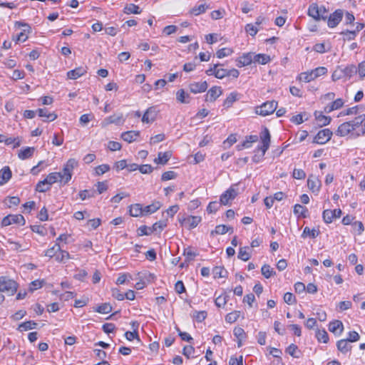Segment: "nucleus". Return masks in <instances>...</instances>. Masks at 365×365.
I'll return each instance as SVG.
<instances>
[{
  "label": "nucleus",
  "mask_w": 365,
  "mask_h": 365,
  "mask_svg": "<svg viewBox=\"0 0 365 365\" xmlns=\"http://www.w3.org/2000/svg\"><path fill=\"white\" fill-rule=\"evenodd\" d=\"M329 330L335 335L339 336L344 330V325L341 321L334 320L329 323Z\"/></svg>",
  "instance_id": "obj_16"
},
{
  "label": "nucleus",
  "mask_w": 365,
  "mask_h": 365,
  "mask_svg": "<svg viewBox=\"0 0 365 365\" xmlns=\"http://www.w3.org/2000/svg\"><path fill=\"white\" fill-rule=\"evenodd\" d=\"M58 251H61V247L58 242H56L52 247L45 251V256L50 258L56 257Z\"/></svg>",
  "instance_id": "obj_43"
},
{
  "label": "nucleus",
  "mask_w": 365,
  "mask_h": 365,
  "mask_svg": "<svg viewBox=\"0 0 365 365\" xmlns=\"http://www.w3.org/2000/svg\"><path fill=\"white\" fill-rule=\"evenodd\" d=\"M258 140L257 135H249L246 137L245 140L242 145H237L238 150H241L243 148H248L251 147L252 143L257 142Z\"/></svg>",
  "instance_id": "obj_31"
},
{
  "label": "nucleus",
  "mask_w": 365,
  "mask_h": 365,
  "mask_svg": "<svg viewBox=\"0 0 365 365\" xmlns=\"http://www.w3.org/2000/svg\"><path fill=\"white\" fill-rule=\"evenodd\" d=\"M346 339H341L337 341V349L342 353L346 354L351 349V346Z\"/></svg>",
  "instance_id": "obj_36"
},
{
  "label": "nucleus",
  "mask_w": 365,
  "mask_h": 365,
  "mask_svg": "<svg viewBox=\"0 0 365 365\" xmlns=\"http://www.w3.org/2000/svg\"><path fill=\"white\" fill-rule=\"evenodd\" d=\"M37 323L34 321H27L19 324L18 329L20 331L36 329Z\"/></svg>",
  "instance_id": "obj_40"
},
{
  "label": "nucleus",
  "mask_w": 365,
  "mask_h": 365,
  "mask_svg": "<svg viewBox=\"0 0 365 365\" xmlns=\"http://www.w3.org/2000/svg\"><path fill=\"white\" fill-rule=\"evenodd\" d=\"M207 9H209V6L207 5L205 3H202L194 6L191 9L190 13L195 16H198L201 14L205 13Z\"/></svg>",
  "instance_id": "obj_37"
},
{
  "label": "nucleus",
  "mask_w": 365,
  "mask_h": 365,
  "mask_svg": "<svg viewBox=\"0 0 365 365\" xmlns=\"http://www.w3.org/2000/svg\"><path fill=\"white\" fill-rule=\"evenodd\" d=\"M57 255L56 257V260L58 262H65L66 260L70 258V255L67 251L62 250L58 252Z\"/></svg>",
  "instance_id": "obj_50"
},
{
  "label": "nucleus",
  "mask_w": 365,
  "mask_h": 365,
  "mask_svg": "<svg viewBox=\"0 0 365 365\" xmlns=\"http://www.w3.org/2000/svg\"><path fill=\"white\" fill-rule=\"evenodd\" d=\"M228 232H232L233 228L225 225H219L215 227V230L212 231L211 234L213 235L215 233L216 235H224Z\"/></svg>",
  "instance_id": "obj_35"
},
{
  "label": "nucleus",
  "mask_w": 365,
  "mask_h": 365,
  "mask_svg": "<svg viewBox=\"0 0 365 365\" xmlns=\"http://www.w3.org/2000/svg\"><path fill=\"white\" fill-rule=\"evenodd\" d=\"M262 274L267 279L275 275L276 272L269 264H264L261 269Z\"/></svg>",
  "instance_id": "obj_42"
},
{
  "label": "nucleus",
  "mask_w": 365,
  "mask_h": 365,
  "mask_svg": "<svg viewBox=\"0 0 365 365\" xmlns=\"http://www.w3.org/2000/svg\"><path fill=\"white\" fill-rule=\"evenodd\" d=\"M237 190L230 187L227 190H226L224 193H222L220 196V204L227 205L229 204V202L237 196Z\"/></svg>",
  "instance_id": "obj_11"
},
{
  "label": "nucleus",
  "mask_w": 365,
  "mask_h": 365,
  "mask_svg": "<svg viewBox=\"0 0 365 365\" xmlns=\"http://www.w3.org/2000/svg\"><path fill=\"white\" fill-rule=\"evenodd\" d=\"M341 215V210L340 209L335 210H325L322 213V217L324 221L329 224L331 223L334 218L340 217Z\"/></svg>",
  "instance_id": "obj_10"
},
{
  "label": "nucleus",
  "mask_w": 365,
  "mask_h": 365,
  "mask_svg": "<svg viewBox=\"0 0 365 365\" xmlns=\"http://www.w3.org/2000/svg\"><path fill=\"white\" fill-rule=\"evenodd\" d=\"M241 312L240 311H234L229 314H227L225 317V321L227 323L232 324L235 322L240 317Z\"/></svg>",
  "instance_id": "obj_44"
},
{
  "label": "nucleus",
  "mask_w": 365,
  "mask_h": 365,
  "mask_svg": "<svg viewBox=\"0 0 365 365\" xmlns=\"http://www.w3.org/2000/svg\"><path fill=\"white\" fill-rule=\"evenodd\" d=\"M77 165L78 163L76 160L69 159L62 172L51 173L46 179L39 182H58V181L68 182L71 180L72 171Z\"/></svg>",
  "instance_id": "obj_1"
},
{
  "label": "nucleus",
  "mask_w": 365,
  "mask_h": 365,
  "mask_svg": "<svg viewBox=\"0 0 365 365\" xmlns=\"http://www.w3.org/2000/svg\"><path fill=\"white\" fill-rule=\"evenodd\" d=\"M158 111L155 107L148 108L142 118V121L145 123H153L157 117Z\"/></svg>",
  "instance_id": "obj_14"
},
{
  "label": "nucleus",
  "mask_w": 365,
  "mask_h": 365,
  "mask_svg": "<svg viewBox=\"0 0 365 365\" xmlns=\"http://www.w3.org/2000/svg\"><path fill=\"white\" fill-rule=\"evenodd\" d=\"M315 118L319 126H324L330 123L331 118L329 116L324 115L322 112L315 111Z\"/></svg>",
  "instance_id": "obj_26"
},
{
  "label": "nucleus",
  "mask_w": 365,
  "mask_h": 365,
  "mask_svg": "<svg viewBox=\"0 0 365 365\" xmlns=\"http://www.w3.org/2000/svg\"><path fill=\"white\" fill-rule=\"evenodd\" d=\"M201 221V217L199 216H188L185 218L183 222L187 224L189 227V229H192L196 227L198 224Z\"/></svg>",
  "instance_id": "obj_30"
},
{
  "label": "nucleus",
  "mask_w": 365,
  "mask_h": 365,
  "mask_svg": "<svg viewBox=\"0 0 365 365\" xmlns=\"http://www.w3.org/2000/svg\"><path fill=\"white\" fill-rule=\"evenodd\" d=\"M327 71H328L326 67L319 66L316 68L315 69L301 73L298 76V79L299 81L309 83L322 76L326 75L327 73Z\"/></svg>",
  "instance_id": "obj_3"
},
{
  "label": "nucleus",
  "mask_w": 365,
  "mask_h": 365,
  "mask_svg": "<svg viewBox=\"0 0 365 365\" xmlns=\"http://www.w3.org/2000/svg\"><path fill=\"white\" fill-rule=\"evenodd\" d=\"M12 175L11 170L9 166L4 167L0 170V182L9 181Z\"/></svg>",
  "instance_id": "obj_33"
},
{
  "label": "nucleus",
  "mask_w": 365,
  "mask_h": 365,
  "mask_svg": "<svg viewBox=\"0 0 365 365\" xmlns=\"http://www.w3.org/2000/svg\"><path fill=\"white\" fill-rule=\"evenodd\" d=\"M207 315L206 311H195L192 317L197 322H202L206 319Z\"/></svg>",
  "instance_id": "obj_52"
},
{
  "label": "nucleus",
  "mask_w": 365,
  "mask_h": 365,
  "mask_svg": "<svg viewBox=\"0 0 365 365\" xmlns=\"http://www.w3.org/2000/svg\"><path fill=\"white\" fill-rule=\"evenodd\" d=\"M25 219L23 215H9L4 217L2 220L1 225L4 227L9 226L11 224H17L19 225H25Z\"/></svg>",
  "instance_id": "obj_6"
},
{
  "label": "nucleus",
  "mask_w": 365,
  "mask_h": 365,
  "mask_svg": "<svg viewBox=\"0 0 365 365\" xmlns=\"http://www.w3.org/2000/svg\"><path fill=\"white\" fill-rule=\"evenodd\" d=\"M343 17V11L340 9L336 10L333 14H331L327 21L328 26L330 28H334L336 26L339 22L341 21Z\"/></svg>",
  "instance_id": "obj_13"
},
{
  "label": "nucleus",
  "mask_w": 365,
  "mask_h": 365,
  "mask_svg": "<svg viewBox=\"0 0 365 365\" xmlns=\"http://www.w3.org/2000/svg\"><path fill=\"white\" fill-rule=\"evenodd\" d=\"M238 96L239 94L236 92L230 93L224 101L223 106L227 108L231 107L233 103L238 99Z\"/></svg>",
  "instance_id": "obj_38"
},
{
  "label": "nucleus",
  "mask_w": 365,
  "mask_h": 365,
  "mask_svg": "<svg viewBox=\"0 0 365 365\" xmlns=\"http://www.w3.org/2000/svg\"><path fill=\"white\" fill-rule=\"evenodd\" d=\"M269 56L264 53L255 54L253 56V62L259 64L265 65L270 61Z\"/></svg>",
  "instance_id": "obj_32"
},
{
  "label": "nucleus",
  "mask_w": 365,
  "mask_h": 365,
  "mask_svg": "<svg viewBox=\"0 0 365 365\" xmlns=\"http://www.w3.org/2000/svg\"><path fill=\"white\" fill-rule=\"evenodd\" d=\"M129 213L130 216L139 217L143 216V205L139 203L133 204L129 206Z\"/></svg>",
  "instance_id": "obj_24"
},
{
  "label": "nucleus",
  "mask_w": 365,
  "mask_h": 365,
  "mask_svg": "<svg viewBox=\"0 0 365 365\" xmlns=\"http://www.w3.org/2000/svg\"><path fill=\"white\" fill-rule=\"evenodd\" d=\"M253 56L254 53H243L236 60L237 66L242 67L251 64L253 62Z\"/></svg>",
  "instance_id": "obj_15"
},
{
  "label": "nucleus",
  "mask_w": 365,
  "mask_h": 365,
  "mask_svg": "<svg viewBox=\"0 0 365 365\" xmlns=\"http://www.w3.org/2000/svg\"><path fill=\"white\" fill-rule=\"evenodd\" d=\"M322 9L317 4H312L309 6L307 14L316 21H319L320 19L325 20L327 17L323 15L321 16Z\"/></svg>",
  "instance_id": "obj_12"
},
{
  "label": "nucleus",
  "mask_w": 365,
  "mask_h": 365,
  "mask_svg": "<svg viewBox=\"0 0 365 365\" xmlns=\"http://www.w3.org/2000/svg\"><path fill=\"white\" fill-rule=\"evenodd\" d=\"M35 151L34 147H24L19 150L18 157L21 160H26L33 156Z\"/></svg>",
  "instance_id": "obj_22"
},
{
  "label": "nucleus",
  "mask_w": 365,
  "mask_h": 365,
  "mask_svg": "<svg viewBox=\"0 0 365 365\" xmlns=\"http://www.w3.org/2000/svg\"><path fill=\"white\" fill-rule=\"evenodd\" d=\"M36 113L40 117L45 118V121H53L58 117L57 114L48 112L46 108H38Z\"/></svg>",
  "instance_id": "obj_21"
},
{
  "label": "nucleus",
  "mask_w": 365,
  "mask_h": 365,
  "mask_svg": "<svg viewBox=\"0 0 365 365\" xmlns=\"http://www.w3.org/2000/svg\"><path fill=\"white\" fill-rule=\"evenodd\" d=\"M124 13L127 14H138L141 13V10L140 9L138 6L133 4H130L127 5L126 6H125Z\"/></svg>",
  "instance_id": "obj_45"
},
{
  "label": "nucleus",
  "mask_w": 365,
  "mask_h": 365,
  "mask_svg": "<svg viewBox=\"0 0 365 365\" xmlns=\"http://www.w3.org/2000/svg\"><path fill=\"white\" fill-rule=\"evenodd\" d=\"M352 227L354 232H356L357 235H361L364 230V225L360 221H356L352 223Z\"/></svg>",
  "instance_id": "obj_57"
},
{
  "label": "nucleus",
  "mask_w": 365,
  "mask_h": 365,
  "mask_svg": "<svg viewBox=\"0 0 365 365\" xmlns=\"http://www.w3.org/2000/svg\"><path fill=\"white\" fill-rule=\"evenodd\" d=\"M232 52V49L230 48H222L217 51L216 55L217 58H222L231 55Z\"/></svg>",
  "instance_id": "obj_53"
},
{
  "label": "nucleus",
  "mask_w": 365,
  "mask_h": 365,
  "mask_svg": "<svg viewBox=\"0 0 365 365\" xmlns=\"http://www.w3.org/2000/svg\"><path fill=\"white\" fill-rule=\"evenodd\" d=\"M227 297H228L225 294L220 295L215 299V305L218 307H224L227 303Z\"/></svg>",
  "instance_id": "obj_58"
},
{
  "label": "nucleus",
  "mask_w": 365,
  "mask_h": 365,
  "mask_svg": "<svg viewBox=\"0 0 365 365\" xmlns=\"http://www.w3.org/2000/svg\"><path fill=\"white\" fill-rule=\"evenodd\" d=\"M189 97V95L187 94L184 90L182 89H180L179 90L178 92H177V94H176V98L177 100L182 103H188L187 101H186V98H188Z\"/></svg>",
  "instance_id": "obj_55"
},
{
  "label": "nucleus",
  "mask_w": 365,
  "mask_h": 365,
  "mask_svg": "<svg viewBox=\"0 0 365 365\" xmlns=\"http://www.w3.org/2000/svg\"><path fill=\"white\" fill-rule=\"evenodd\" d=\"M341 69L344 77L351 78L357 73L356 66L353 64L349 65L345 68H341Z\"/></svg>",
  "instance_id": "obj_34"
},
{
  "label": "nucleus",
  "mask_w": 365,
  "mask_h": 365,
  "mask_svg": "<svg viewBox=\"0 0 365 365\" xmlns=\"http://www.w3.org/2000/svg\"><path fill=\"white\" fill-rule=\"evenodd\" d=\"M316 337L319 342L327 343L329 341V336L325 329H317Z\"/></svg>",
  "instance_id": "obj_46"
},
{
  "label": "nucleus",
  "mask_w": 365,
  "mask_h": 365,
  "mask_svg": "<svg viewBox=\"0 0 365 365\" xmlns=\"http://www.w3.org/2000/svg\"><path fill=\"white\" fill-rule=\"evenodd\" d=\"M4 143L6 145H13V148H16L20 146L21 143V139L19 137L17 138H7L4 139Z\"/></svg>",
  "instance_id": "obj_49"
},
{
  "label": "nucleus",
  "mask_w": 365,
  "mask_h": 365,
  "mask_svg": "<svg viewBox=\"0 0 365 365\" xmlns=\"http://www.w3.org/2000/svg\"><path fill=\"white\" fill-rule=\"evenodd\" d=\"M249 250V247H240L238 252V258L245 262L248 261L251 257L250 254L248 252Z\"/></svg>",
  "instance_id": "obj_41"
},
{
  "label": "nucleus",
  "mask_w": 365,
  "mask_h": 365,
  "mask_svg": "<svg viewBox=\"0 0 365 365\" xmlns=\"http://www.w3.org/2000/svg\"><path fill=\"white\" fill-rule=\"evenodd\" d=\"M18 289V284L13 279L7 277H0V292H4L8 296L14 295Z\"/></svg>",
  "instance_id": "obj_4"
},
{
  "label": "nucleus",
  "mask_w": 365,
  "mask_h": 365,
  "mask_svg": "<svg viewBox=\"0 0 365 365\" xmlns=\"http://www.w3.org/2000/svg\"><path fill=\"white\" fill-rule=\"evenodd\" d=\"M183 255L185 257V262H190L192 261L197 256V254L192 251L191 248L190 247L184 250Z\"/></svg>",
  "instance_id": "obj_51"
},
{
  "label": "nucleus",
  "mask_w": 365,
  "mask_h": 365,
  "mask_svg": "<svg viewBox=\"0 0 365 365\" xmlns=\"http://www.w3.org/2000/svg\"><path fill=\"white\" fill-rule=\"evenodd\" d=\"M172 156L170 151L160 152L158 154V158L154 159V163L156 164L165 165Z\"/></svg>",
  "instance_id": "obj_25"
},
{
  "label": "nucleus",
  "mask_w": 365,
  "mask_h": 365,
  "mask_svg": "<svg viewBox=\"0 0 365 365\" xmlns=\"http://www.w3.org/2000/svg\"><path fill=\"white\" fill-rule=\"evenodd\" d=\"M332 136V132L329 128L319 130L314 137V142L318 144H325Z\"/></svg>",
  "instance_id": "obj_8"
},
{
  "label": "nucleus",
  "mask_w": 365,
  "mask_h": 365,
  "mask_svg": "<svg viewBox=\"0 0 365 365\" xmlns=\"http://www.w3.org/2000/svg\"><path fill=\"white\" fill-rule=\"evenodd\" d=\"M15 24L19 27H24L23 31L16 36V42L26 41L28 39L29 34L31 32V26L28 24L22 23L21 21H16Z\"/></svg>",
  "instance_id": "obj_7"
},
{
  "label": "nucleus",
  "mask_w": 365,
  "mask_h": 365,
  "mask_svg": "<svg viewBox=\"0 0 365 365\" xmlns=\"http://www.w3.org/2000/svg\"><path fill=\"white\" fill-rule=\"evenodd\" d=\"M293 212L298 218H307L309 217L308 209L300 204H296L294 206Z\"/></svg>",
  "instance_id": "obj_19"
},
{
  "label": "nucleus",
  "mask_w": 365,
  "mask_h": 365,
  "mask_svg": "<svg viewBox=\"0 0 365 365\" xmlns=\"http://www.w3.org/2000/svg\"><path fill=\"white\" fill-rule=\"evenodd\" d=\"M207 88L206 81L193 83L190 85V90L193 93H199L205 92Z\"/></svg>",
  "instance_id": "obj_20"
},
{
  "label": "nucleus",
  "mask_w": 365,
  "mask_h": 365,
  "mask_svg": "<svg viewBox=\"0 0 365 365\" xmlns=\"http://www.w3.org/2000/svg\"><path fill=\"white\" fill-rule=\"evenodd\" d=\"M222 89L220 87L214 86L212 87L206 95V101L213 102L215 101L221 94Z\"/></svg>",
  "instance_id": "obj_17"
},
{
  "label": "nucleus",
  "mask_w": 365,
  "mask_h": 365,
  "mask_svg": "<svg viewBox=\"0 0 365 365\" xmlns=\"http://www.w3.org/2000/svg\"><path fill=\"white\" fill-rule=\"evenodd\" d=\"M233 334L237 339H244L246 336L245 330L241 327H235L233 330Z\"/></svg>",
  "instance_id": "obj_61"
},
{
  "label": "nucleus",
  "mask_w": 365,
  "mask_h": 365,
  "mask_svg": "<svg viewBox=\"0 0 365 365\" xmlns=\"http://www.w3.org/2000/svg\"><path fill=\"white\" fill-rule=\"evenodd\" d=\"M153 232L152 227H149L146 225H142L138 229V235L139 236L149 235Z\"/></svg>",
  "instance_id": "obj_54"
},
{
  "label": "nucleus",
  "mask_w": 365,
  "mask_h": 365,
  "mask_svg": "<svg viewBox=\"0 0 365 365\" xmlns=\"http://www.w3.org/2000/svg\"><path fill=\"white\" fill-rule=\"evenodd\" d=\"M140 135L139 131L136 130H130L127 132H124L121 134V138L123 140L130 143L135 141Z\"/></svg>",
  "instance_id": "obj_27"
},
{
  "label": "nucleus",
  "mask_w": 365,
  "mask_h": 365,
  "mask_svg": "<svg viewBox=\"0 0 365 365\" xmlns=\"http://www.w3.org/2000/svg\"><path fill=\"white\" fill-rule=\"evenodd\" d=\"M270 138L269 130L267 128H264L260 135L262 145L258 148V149L262 151V155L265 154L269 147Z\"/></svg>",
  "instance_id": "obj_9"
},
{
  "label": "nucleus",
  "mask_w": 365,
  "mask_h": 365,
  "mask_svg": "<svg viewBox=\"0 0 365 365\" xmlns=\"http://www.w3.org/2000/svg\"><path fill=\"white\" fill-rule=\"evenodd\" d=\"M87 73V68L86 67H78L76 68L73 70L69 71L67 73V77L70 79H77L79 77L83 76L85 73Z\"/></svg>",
  "instance_id": "obj_18"
},
{
  "label": "nucleus",
  "mask_w": 365,
  "mask_h": 365,
  "mask_svg": "<svg viewBox=\"0 0 365 365\" xmlns=\"http://www.w3.org/2000/svg\"><path fill=\"white\" fill-rule=\"evenodd\" d=\"M319 233L320 232L319 230L310 229L309 227H305L302 234V237L304 238L309 236L314 239L316 238L319 235Z\"/></svg>",
  "instance_id": "obj_39"
},
{
  "label": "nucleus",
  "mask_w": 365,
  "mask_h": 365,
  "mask_svg": "<svg viewBox=\"0 0 365 365\" xmlns=\"http://www.w3.org/2000/svg\"><path fill=\"white\" fill-rule=\"evenodd\" d=\"M123 122V115L121 113H115L105 118L103 120V124L106 125L111 123L118 125L122 123Z\"/></svg>",
  "instance_id": "obj_28"
},
{
  "label": "nucleus",
  "mask_w": 365,
  "mask_h": 365,
  "mask_svg": "<svg viewBox=\"0 0 365 365\" xmlns=\"http://www.w3.org/2000/svg\"><path fill=\"white\" fill-rule=\"evenodd\" d=\"M357 68V73L361 78L365 77V61L359 63Z\"/></svg>",
  "instance_id": "obj_64"
},
{
  "label": "nucleus",
  "mask_w": 365,
  "mask_h": 365,
  "mask_svg": "<svg viewBox=\"0 0 365 365\" xmlns=\"http://www.w3.org/2000/svg\"><path fill=\"white\" fill-rule=\"evenodd\" d=\"M227 271L222 267H215L213 269V274L215 277L222 278L225 277Z\"/></svg>",
  "instance_id": "obj_56"
},
{
  "label": "nucleus",
  "mask_w": 365,
  "mask_h": 365,
  "mask_svg": "<svg viewBox=\"0 0 365 365\" xmlns=\"http://www.w3.org/2000/svg\"><path fill=\"white\" fill-rule=\"evenodd\" d=\"M161 207V204L160 202H155L151 205L143 207V216L153 214L158 210Z\"/></svg>",
  "instance_id": "obj_29"
},
{
  "label": "nucleus",
  "mask_w": 365,
  "mask_h": 365,
  "mask_svg": "<svg viewBox=\"0 0 365 365\" xmlns=\"http://www.w3.org/2000/svg\"><path fill=\"white\" fill-rule=\"evenodd\" d=\"M96 194V190L94 189L84 190L79 192V197L82 200L94 197Z\"/></svg>",
  "instance_id": "obj_47"
},
{
  "label": "nucleus",
  "mask_w": 365,
  "mask_h": 365,
  "mask_svg": "<svg viewBox=\"0 0 365 365\" xmlns=\"http://www.w3.org/2000/svg\"><path fill=\"white\" fill-rule=\"evenodd\" d=\"M176 176H177V174L174 171L170 170V171L165 172L162 175L161 180L163 181H168V180H175Z\"/></svg>",
  "instance_id": "obj_59"
},
{
  "label": "nucleus",
  "mask_w": 365,
  "mask_h": 365,
  "mask_svg": "<svg viewBox=\"0 0 365 365\" xmlns=\"http://www.w3.org/2000/svg\"><path fill=\"white\" fill-rule=\"evenodd\" d=\"M277 108V102L274 101H267L262 106L255 108V113L257 115L266 116L274 112Z\"/></svg>",
  "instance_id": "obj_5"
},
{
  "label": "nucleus",
  "mask_w": 365,
  "mask_h": 365,
  "mask_svg": "<svg viewBox=\"0 0 365 365\" xmlns=\"http://www.w3.org/2000/svg\"><path fill=\"white\" fill-rule=\"evenodd\" d=\"M95 311L101 314H108L112 311V306L109 303H103L96 307Z\"/></svg>",
  "instance_id": "obj_48"
},
{
  "label": "nucleus",
  "mask_w": 365,
  "mask_h": 365,
  "mask_svg": "<svg viewBox=\"0 0 365 365\" xmlns=\"http://www.w3.org/2000/svg\"><path fill=\"white\" fill-rule=\"evenodd\" d=\"M215 76L217 78H223L227 76V70L224 68H217V65H215Z\"/></svg>",
  "instance_id": "obj_62"
},
{
  "label": "nucleus",
  "mask_w": 365,
  "mask_h": 365,
  "mask_svg": "<svg viewBox=\"0 0 365 365\" xmlns=\"http://www.w3.org/2000/svg\"><path fill=\"white\" fill-rule=\"evenodd\" d=\"M245 31L252 36H255L258 32L257 26L252 24H248L245 26Z\"/></svg>",
  "instance_id": "obj_60"
},
{
  "label": "nucleus",
  "mask_w": 365,
  "mask_h": 365,
  "mask_svg": "<svg viewBox=\"0 0 365 365\" xmlns=\"http://www.w3.org/2000/svg\"><path fill=\"white\" fill-rule=\"evenodd\" d=\"M110 169V167L107 164H103V165H98L97 166L96 168H95V171H96V175H103L105 173H106L107 171H108Z\"/></svg>",
  "instance_id": "obj_63"
},
{
  "label": "nucleus",
  "mask_w": 365,
  "mask_h": 365,
  "mask_svg": "<svg viewBox=\"0 0 365 365\" xmlns=\"http://www.w3.org/2000/svg\"><path fill=\"white\" fill-rule=\"evenodd\" d=\"M344 101L342 98H337L330 104H328L324 108V111L330 113L333 110H338L343 107Z\"/></svg>",
  "instance_id": "obj_23"
},
{
  "label": "nucleus",
  "mask_w": 365,
  "mask_h": 365,
  "mask_svg": "<svg viewBox=\"0 0 365 365\" xmlns=\"http://www.w3.org/2000/svg\"><path fill=\"white\" fill-rule=\"evenodd\" d=\"M364 117L357 116L353 120L345 122L341 124L336 130V135L339 136H346L351 133L355 128L363 123Z\"/></svg>",
  "instance_id": "obj_2"
}]
</instances>
